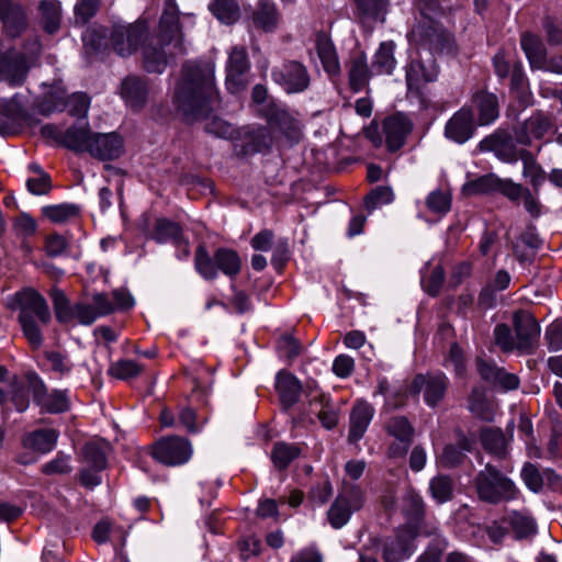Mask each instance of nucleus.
<instances>
[{
    "label": "nucleus",
    "instance_id": "nucleus-9",
    "mask_svg": "<svg viewBox=\"0 0 562 562\" xmlns=\"http://www.w3.org/2000/svg\"><path fill=\"white\" fill-rule=\"evenodd\" d=\"M147 34L148 26L145 21H137L132 24H115L110 34V43L117 55L130 56L145 41Z\"/></svg>",
    "mask_w": 562,
    "mask_h": 562
},
{
    "label": "nucleus",
    "instance_id": "nucleus-57",
    "mask_svg": "<svg viewBox=\"0 0 562 562\" xmlns=\"http://www.w3.org/2000/svg\"><path fill=\"white\" fill-rule=\"evenodd\" d=\"M394 200V193L390 187H376L364 198V206L369 213L390 204Z\"/></svg>",
    "mask_w": 562,
    "mask_h": 562
},
{
    "label": "nucleus",
    "instance_id": "nucleus-52",
    "mask_svg": "<svg viewBox=\"0 0 562 562\" xmlns=\"http://www.w3.org/2000/svg\"><path fill=\"white\" fill-rule=\"evenodd\" d=\"M209 8L225 24H233L239 16V8L234 0H213Z\"/></svg>",
    "mask_w": 562,
    "mask_h": 562
},
{
    "label": "nucleus",
    "instance_id": "nucleus-3",
    "mask_svg": "<svg viewBox=\"0 0 562 562\" xmlns=\"http://www.w3.org/2000/svg\"><path fill=\"white\" fill-rule=\"evenodd\" d=\"M473 483L479 499L491 505L515 501L520 494L514 481L491 463L477 472Z\"/></svg>",
    "mask_w": 562,
    "mask_h": 562
},
{
    "label": "nucleus",
    "instance_id": "nucleus-8",
    "mask_svg": "<svg viewBox=\"0 0 562 562\" xmlns=\"http://www.w3.org/2000/svg\"><path fill=\"white\" fill-rule=\"evenodd\" d=\"M271 78L288 94L305 92L312 81L307 67L297 60H284L281 66L273 67Z\"/></svg>",
    "mask_w": 562,
    "mask_h": 562
},
{
    "label": "nucleus",
    "instance_id": "nucleus-1",
    "mask_svg": "<svg viewBox=\"0 0 562 562\" xmlns=\"http://www.w3.org/2000/svg\"><path fill=\"white\" fill-rule=\"evenodd\" d=\"M173 102L188 122L206 119L211 112L220 109L213 67L194 61L186 63L175 89Z\"/></svg>",
    "mask_w": 562,
    "mask_h": 562
},
{
    "label": "nucleus",
    "instance_id": "nucleus-33",
    "mask_svg": "<svg viewBox=\"0 0 562 562\" xmlns=\"http://www.w3.org/2000/svg\"><path fill=\"white\" fill-rule=\"evenodd\" d=\"M472 104L474 110L477 112V121L480 125H488L499 115L498 100L494 93L479 91L473 95Z\"/></svg>",
    "mask_w": 562,
    "mask_h": 562
},
{
    "label": "nucleus",
    "instance_id": "nucleus-55",
    "mask_svg": "<svg viewBox=\"0 0 562 562\" xmlns=\"http://www.w3.org/2000/svg\"><path fill=\"white\" fill-rule=\"evenodd\" d=\"M12 231L20 239H29L37 232V222L26 212H21L12 220Z\"/></svg>",
    "mask_w": 562,
    "mask_h": 562
},
{
    "label": "nucleus",
    "instance_id": "nucleus-14",
    "mask_svg": "<svg viewBox=\"0 0 562 562\" xmlns=\"http://www.w3.org/2000/svg\"><path fill=\"white\" fill-rule=\"evenodd\" d=\"M250 69L247 50L244 46H234L226 63V88L232 93L244 90L248 83Z\"/></svg>",
    "mask_w": 562,
    "mask_h": 562
},
{
    "label": "nucleus",
    "instance_id": "nucleus-17",
    "mask_svg": "<svg viewBox=\"0 0 562 562\" xmlns=\"http://www.w3.org/2000/svg\"><path fill=\"white\" fill-rule=\"evenodd\" d=\"M412 130V121L403 113L398 112L385 117L382 122V131L389 151L394 153L401 149Z\"/></svg>",
    "mask_w": 562,
    "mask_h": 562
},
{
    "label": "nucleus",
    "instance_id": "nucleus-34",
    "mask_svg": "<svg viewBox=\"0 0 562 562\" xmlns=\"http://www.w3.org/2000/svg\"><path fill=\"white\" fill-rule=\"evenodd\" d=\"M146 235L158 244L172 243L173 245H180L183 233L178 223L160 217L155 221L153 229L148 231Z\"/></svg>",
    "mask_w": 562,
    "mask_h": 562
},
{
    "label": "nucleus",
    "instance_id": "nucleus-27",
    "mask_svg": "<svg viewBox=\"0 0 562 562\" xmlns=\"http://www.w3.org/2000/svg\"><path fill=\"white\" fill-rule=\"evenodd\" d=\"M121 97L134 111L143 109L148 98L146 80L138 76L126 77L121 83Z\"/></svg>",
    "mask_w": 562,
    "mask_h": 562
},
{
    "label": "nucleus",
    "instance_id": "nucleus-47",
    "mask_svg": "<svg viewBox=\"0 0 562 562\" xmlns=\"http://www.w3.org/2000/svg\"><path fill=\"white\" fill-rule=\"evenodd\" d=\"M402 513L406 522L417 521L425 516L426 504L419 493L412 488L406 491L403 496Z\"/></svg>",
    "mask_w": 562,
    "mask_h": 562
},
{
    "label": "nucleus",
    "instance_id": "nucleus-44",
    "mask_svg": "<svg viewBox=\"0 0 562 562\" xmlns=\"http://www.w3.org/2000/svg\"><path fill=\"white\" fill-rule=\"evenodd\" d=\"M395 45L393 42H382L379 49L373 56L372 69L378 75H391L395 68L396 60L394 58Z\"/></svg>",
    "mask_w": 562,
    "mask_h": 562
},
{
    "label": "nucleus",
    "instance_id": "nucleus-59",
    "mask_svg": "<svg viewBox=\"0 0 562 562\" xmlns=\"http://www.w3.org/2000/svg\"><path fill=\"white\" fill-rule=\"evenodd\" d=\"M249 146L252 151L259 153L269 149L274 143V135L271 127L259 126L250 135Z\"/></svg>",
    "mask_w": 562,
    "mask_h": 562
},
{
    "label": "nucleus",
    "instance_id": "nucleus-51",
    "mask_svg": "<svg viewBox=\"0 0 562 562\" xmlns=\"http://www.w3.org/2000/svg\"><path fill=\"white\" fill-rule=\"evenodd\" d=\"M50 297L56 319L59 323L67 324L75 319V305H70L69 300L60 289H53Z\"/></svg>",
    "mask_w": 562,
    "mask_h": 562
},
{
    "label": "nucleus",
    "instance_id": "nucleus-56",
    "mask_svg": "<svg viewBox=\"0 0 562 562\" xmlns=\"http://www.w3.org/2000/svg\"><path fill=\"white\" fill-rule=\"evenodd\" d=\"M40 113L49 115L54 112H60L66 109L65 93L60 89H56L44 94L37 104Z\"/></svg>",
    "mask_w": 562,
    "mask_h": 562
},
{
    "label": "nucleus",
    "instance_id": "nucleus-25",
    "mask_svg": "<svg viewBox=\"0 0 562 562\" xmlns=\"http://www.w3.org/2000/svg\"><path fill=\"white\" fill-rule=\"evenodd\" d=\"M280 12L272 0H258L252 12V26L266 33L274 32L280 23Z\"/></svg>",
    "mask_w": 562,
    "mask_h": 562
},
{
    "label": "nucleus",
    "instance_id": "nucleus-63",
    "mask_svg": "<svg viewBox=\"0 0 562 562\" xmlns=\"http://www.w3.org/2000/svg\"><path fill=\"white\" fill-rule=\"evenodd\" d=\"M44 356L49 362L50 369L60 376L68 375L74 369V363L68 355L52 350L45 351Z\"/></svg>",
    "mask_w": 562,
    "mask_h": 562
},
{
    "label": "nucleus",
    "instance_id": "nucleus-12",
    "mask_svg": "<svg viewBox=\"0 0 562 562\" xmlns=\"http://www.w3.org/2000/svg\"><path fill=\"white\" fill-rule=\"evenodd\" d=\"M414 41L431 53H441L451 47L450 34L438 23L427 20L419 23L412 31Z\"/></svg>",
    "mask_w": 562,
    "mask_h": 562
},
{
    "label": "nucleus",
    "instance_id": "nucleus-19",
    "mask_svg": "<svg viewBox=\"0 0 562 562\" xmlns=\"http://www.w3.org/2000/svg\"><path fill=\"white\" fill-rule=\"evenodd\" d=\"M27 71L29 66L24 54L13 49L0 53V81L20 86L25 80Z\"/></svg>",
    "mask_w": 562,
    "mask_h": 562
},
{
    "label": "nucleus",
    "instance_id": "nucleus-20",
    "mask_svg": "<svg viewBox=\"0 0 562 562\" xmlns=\"http://www.w3.org/2000/svg\"><path fill=\"white\" fill-rule=\"evenodd\" d=\"M156 36H158L157 43L168 41V45H172V48L177 49L178 53L182 54L184 52L179 25V12L171 2L166 3L159 21V33Z\"/></svg>",
    "mask_w": 562,
    "mask_h": 562
},
{
    "label": "nucleus",
    "instance_id": "nucleus-18",
    "mask_svg": "<svg viewBox=\"0 0 562 562\" xmlns=\"http://www.w3.org/2000/svg\"><path fill=\"white\" fill-rule=\"evenodd\" d=\"M0 21L3 33L11 38L20 37L29 25L24 8L12 0H0Z\"/></svg>",
    "mask_w": 562,
    "mask_h": 562
},
{
    "label": "nucleus",
    "instance_id": "nucleus-37",
    "mask_svg": "<svg viewBox=\"0 0 562 562\" xmlns=\"http://www.w3.org/2000/svg\"><path fill=\"white\" fill-rule=\"evenodd\" d=\"M520 45L529 60L530 67L543 69L547 58L546 47L541 40L531 33H524L520 38Z\"/></svg>",
    "mask_w": 562,
    "mask_h": 562
},
{
    "label": "nucleus",
    "instance_id": "nucleus-54",
    "mask_svg": "<svg viewBox=\"0 0 562 562\" xmlns=\"http://www.w3.org/2000/svg\"><path fill=\"white\" fill-rule=\"evenodd\" d=\"M425 204L429 212L445 215L451 209V194L442 189L434 190L427 195Z\"/></svg>",
    "mask_w": 562,
    "mask_h": 562
},
{
    "label": "nucleus",
    "instance_id": "nucleus-13",
    "mask_svg": "<svg viewBox=\"0 0 562 562\" xmlns=\"http://www.w3.org/2000/svg\"><path fill=\"white\" fill-rule=\"evenodd\" d=\"M480 151H492L503 162L516 164L521 158V149H518L513 136L505 130H496L479 143Z\"/></svg>",
    "mask_w": 562,
    "mask_h": 562
},
{
    "label": "nucleus",
    "instance_id": "nucleus-49",
    "mask_svg": "<svg viewBox=\"0 0 562 562\" xmlns=\"http://www.w3.org/2000/svg\"><path fill=\"white\" fill-rule=\"evenodd\" d=\"M387 435L396 440L413 442L414 427L405 416H394L385 422L384 426Z\"/></svg>",
    "mask_w": 562,
    "mask_h": 562
},
{
    "label": "nucleus",
    "instance_id": "nucleus-6",
    "mask_svg": "<svg viewBox=\"0 0 562 562\" xmlns=\"http://www.w3.org/2000/svg\"><path fill=\"white\" fill-rule=\"evenodd\" d=\"M150 456L165 467H181L192 458L193 446L188 438L177 435L165 436L153 443Z\"/></svg>",
    "mask_w": 562,
    "mask_h": 562
},
{
    "label": "nucleus",
    "instance_id": "nucleus-48",
    "mask_svg": "<svg viewBox=\"0 0 562 562\" xmlns=\"http://www.w3.org/2000/svg\"><path fill=\"white\" fill-rule=\"evenodd\" d=\"M401 528L413 544L417 537L435 536L439 530L438 522L435 519H426L425 516L417 521L405 522Z\"/></svg>",
    "mask_w": 562,
    "mask_h": 562
},
{
    "label": "nucleus",
    "instance_id": "nucleus-11",
    "mask_svg": "<svg viewBox=\"0 0 562 562\" xmlns=\"http://www.w3.org/2000/svg\"><path fill=\"white\" fill-rule=\"evenodd\" d=\"M513 326L518 352L532 353L540 337V326L533 315L525 310L516 311L513 315Z\"/></svg>",
    "mask_w": 562,
    "mask_h": 562
},
{
    "label": "nucleus",
    "instance_id": "nucleus-43",
    "mask_svg": "<svg viewBox=\"0 0 562 562\" xmlns=\"http://www.w3.org/2000/svg\"><path fill=\"white\" fill-rule=\"evenodd\" d=\"M41 24L48 34L56 33L60 27L61 7L57 0H42L38 5Z\"/></svg>",
    "mask_w": 562,
    "mask_h": 562
},
{
    "label": "nucleus",
    "instance_id": "nucleus-26",
    "mask_svg": "<svg viewBox=\"0 0 562 562\" xmlns=\"http://www.w3.org/2000/svg\"><path fill=\"white\" fill-rule=\"evenodd\" d=\"M349 87L352 92H360L364 89L371 78L367 56L363 52H355L346 63Z\"/></svg>",
    "mask_w": 562,
    "mask_h": 562
},
{
    "label": "nucleus",
    "instance_id": "nucleus-7",
    "mask_svg": "<svg viewBox=\"0 0 562 562\" xmlns=\"http://www.w3.org/2000/svg\"><path fill=\"white\" fill-rule=\"evenodd\" d=\"M364 499V492L359 485L345 482L327 512L330 526L335 529L344 527L350 520L352 513L363 507Z\"/></svg>",
    "mask_w": 562,
    "mask_h": 562
},
{
    "label": "nucleus",
    "instance_id": "nucleus-39",
    "mask_svg": "<svg viewBox=\"0 0 562 562\" xmlns=\"http://www.w3.org/2000/svg\"><path fill=\"white\" fill-rule=\"evenodd\" d=\"M307 396L311 397L310 405L313 412L314 407H319L316 415L322 425L327 429L334 428L338 423V414L331 405L328 396L323 393L313 394L312 390Z\"/></svg>",
    "mask_w": 562,
    "mask_h": 562
},
{
    "label": "nucleus",
    "instance_id": "nucleus-62",
    "mask_svg": "<svg viewBox=\"0 0 562 562\" xmlns=\"http://www.w3.org/2000/svg\"><path fill=\"white\" fill-rule=\"evenodd\" d=\"M66 108L71 116L85 117L90 108V98L85 92H76L65 98Z\"/></svg>",
    "mask_w": 562,
    "mask_h": 562
},
{
    "label": "nucleus",
    "instance_id": "nucleus-16",
    "mask_svg": "<svg viewBox=\"0 0 562 562\" xmlns=\"http://www.w3.org/2000/svg\"><path fill=\"white\" fill-rule=\"evenodd\" d=\"M551 115L541 111L533 112L529 119L515 128V139L524 146L531 145L532 140L543 138L553 130Z\"/></svg>",
    "mask_w": 562,
    "mask_h": 562
},
{
    "label": "nucleus",
    "instance_id": "nucleus-10",
    "mask_svg": "<svg viewBox=\"0 0 562 562\" xmlns=\"http://www.w3.org/2000/svg\"><path fill=\"white\" fill-rule=\"evenodd\" d=\"M449 386V379L442 372L417 374L409 384V393L424 394L425 403L436 407L445 397Z\"/></svg>",
    "mask_w": 562,
    "mask_h": 562
},
{
    "label": "nucleus",
    "instance_id": "nucleus-2",
    "mask_svg": "<svg viewBox=\"0 0 562 562\" xmlns=\"http://www.w3.org/2000/svg\"><path fill=\"white\" fill-rule=\"evenodd\" d=\"M10 307L19 311L18 321L31 348L40 349L44 342L42 326L52 321L45 297L34 289H23L14 294Z\"/></svg>",
    "mask_w": 562,
    "mask_h": 562
},
{
    "label": "nucleus",
    "instance_id": "nucleus-60",
    "mask_svg": "<svg viewBox=\"0 0 562 562\" xmlns=\"http://www.w3.org/2000/svg\"><path fill=\"white\" fill-rule=\"evenodd\" d=\"M143 371V367L130 359L119 360L111 364L109 373L120 380H127L137 376Z\"/></svg>",
    "mask_w": 562,
    "mask_h": 562
},
{
    "label": "nucleus",
    "instance_id": "nucleus-40",
    "mask_svg": "<svg viewBox=\"0 0 562 562\" xmlns=\"http://www.w3.org/2000/svg\"><path fill=\"white\" fill-rule=\"evenodd\" d=\"M522 176L529 179L535 194H538L540 187L548 179L543 168L537 162L531 151L521 149Z\"/></svg>",
    "mask_w": 562,
    "mask_h": 562
},
{
    "label": "nucleus",
    "instance_id": "nucleus-31",
    "mask_svg": "<svg viewBox=\"0 0 562 562\" xmlns=\"http://www.w3.org/2000/svg\"><path fill=\"white\" fill-rule=\"evenodd\" d=\"M276 390L282 407L289 409L300 400L302 385L292 373L280 371L276 378Z\"/></svg>",
    "mask_w": 562,
    "mask_h": 562
},
{
    "label": "nucleus",
    "instance_id": "nucleus-64",
    "mask_svg": "<svg viewBox=\"0 0 562 562\" xmlns=\"http://www.w3.org/2000/svg\"><path fill=\"white\" fill-rule=\"evenodd\" d=\"M68 246L67 238L58 233L48 234L44 239V251L52 258L61 256Z\"/></svg>",
    "mask_w": 562,
    "mask_h": 562
},
{
    "label": "nucleus",
    "instance_id": "nucleus-28",
    "mask_svg": "<svg viewBox=\"0 0 562 562\" xmlns=\"http://www.w3.org/2000/svg\"><path fill=\"white\" fill-rule=\"evenodd\" d=\"M59 432L54 428L35 429L22 437V446L33 452L46 454L55 448Z\"/></svg>",
    "mask_w": 562,
    "mask_h": 562
},
{
    "label": "nucleus",
    "instance_id": "nucleus-38",
    "mask_svg": "<svg viewBox=\"0 0 562 562\" xmlns=\"http://www.w3.org/2000/svg\"><path fill=\"white\" fill-rule=\"evenodd\" d=\"M504 520L509 525L515 538L518 540L532 537L537 533V522L535 518L526 512L514 510L509 513Z\"/></svg>",
    "mask_w": 562,
    "mask_h": 562
},
{
    "label": "nucleus",
    "instance_id": "nucleus-24",
    "mask_svg": "<svg viewBox=\"0 0 562 562\" xmlns=\"http://www.w3.org/2000/svg\"><path fill=\"white\" fill-rule=\"evenodd\" d=\"M123 149L122 138L115 133H93L87 153L101 160L117 158Z\"/></svg>",
    "mask_w": 562,
    "mask_h": 562
},
{
    "label": "nucleus",
    "instance_id": "nucleus-15",
    "mask_svg": "<svg viewBox=\"0 0 562 562\" xmlns=\"http://www.w3.org/2000/svg\"><path fill=\"white\" fill-rule=\"evenodd\" d=\"M31 391L34 401L47 413H64L70 407L67 390H53L48 392L45 383L38 378L32 381Z\"/></svg>",
    "mask_w": 562,
    "mask_h": 562
},
{
    "label": "nucleus",
    "instance_id": "nucleus-42",
    "mask_svg": "<svg viewBox=\"0 0 562 562\" xmlns=\"http://www.w3.org/2000/svg\"><path fill=\"white\" fill-rule=\"evenodd\" d=\"M316 50L328 76H338L340 64L334 44L326 36H318L316 40Z\"/></svg>",
    "mask_w": 562,
    "mask_h": 562
},
{
    "label": "nucleus",
    "instance_id": "nucleus-36",
    "mask_svg": "<svg viewBox=\"0 0 562 562\" xmlns=\"http://www.w3.org/2000/svg\"><path fill=\"white\" fill-rule=\"evenodd\" d=\"M302 443H289L278 441L271 450V461L276 469L282 471L288 469L292 461L300 458L303 453Z\"/></svg>",
    "mask_w": 562,
    "mask_h": 562
},
{
    "label": "nucleus",
    "instance_id": "nucleus-5",
    "mask_svg": "<svg viewBox=\"0 0 562 562\" xmlns=\"http://www.w3.org/2000/svg\"><path fill=\"white\" fill-rule=\"evenodd\" d=\"M260 115L267 121L273 133H279L286 144H297L303 135L301 121L281 103L271 100L261 110Z\"/></svg>",
    "mask_w": 562,
    "mask_h": 562
},
{
    "label": "nucleus",
    "instance_id": "nucleus-23",
    "mask_svg": "<svg viewBox=\"0 0 562 562\" xmlns=\"http://www.w3.org/2000/svg\"><path fill=\"white\" fill-rule=\"evenodd\" d=\"M374 415V407L364 400L356 401L349 416V442H358L366 434Z\"/></svg>",
    "mask_w": 562,
    "mask_h": 562
},
{
    "label": "nucleus",
    "instance_id": "nucleus-41",
    "mask_svg": "<svg viewBox=\"0 0 562 562\" xmlns=\"http://www.w3.org/2000/svg\"><path fill=\"white\" fill-rule=\"evenodd\" d=\"M93 132L88 125L70 126L61 137V145L77 153L87 151L92 139Z\"/></svg>",
    "mask_w": 562,
    "mask_h": 562
},
{
    "label": "nucleus",
    "instance_id": "nucleus-58",
    "mask_svg": "<svg viewBox=\"0 0 562 562\" xmlns=\"http://www.w3.org/2000/svg\"><path fill=\"white\" fill-rule=\"evenodd\" d=\"M469 409L477 418L483 420L492 419V411L486 400L485 394L479 390L473 389L469 396Z\"/></svg>",
    "mask_w": 562,
    "mask_h": 562
},
{
    "label": "nucleus",
    "instance_id": "nucleus-4",
    "mask_svg": "<svg viewBox=\"0 0 562 562\" xmlns=\"http://www.w3.org/2000/svg\"><path fill=\"white\" fill-rule=\"evenodd\" d=\"M194 269L206 281L215 280L221 271L229 279H235L241 271V259L236 250L217 248L211 256L204 244L194 252Z\"/></svg>",
    "mask_w": 562,
    "mask_h": 562
},
{
    "label": "nucleus",
    "instance_id": "nucleus-35",
    "mask_svg": "<svg viewBox=\"0 0 562 562\" xmlns=\"http://www.w3.org/2000/svg\"><path fill=\"white\" fill-rule=\"evenodd\" d=\"M111 446L103 439L91 440L82 448L83 462L86 465L103 471L108 465V453Z\"/></svg>",
    "mask_w": 562,
    "mask_h": 562
},
{
    "label": "nucleus",
    "instance_id": "nucleus-45",
    "mask_svg": "<svg viewBox=\"0 0 562 562\" xmlns=\"http://www.w3.org/2000/svg\"><path fill=\"white\" fill-rule=\"evenodd\" d=\"M483 448L491 454L503 459L506 457V438L501 429L485 428L480 434Z\"/></svg>",
    "mask_w": 562,
    "mask_h": 562
},
{
    "label": "nucleus",
    "instance_id": "nucleus-30",
    "mask_svg": "<svg viewBox=\"0 0 562 562\" xmlns=\"http://www.w3.org/2000/svg\"><path fill=\"white\" fill-rule=\"evenodd\" d=\"M404 531L400 527L394 538H387L382 548V559L384 562H403L412 555L414 544L403 535Z\"/></svg>",
    "mask_w": 562,
    "mask_h": 562
},
{
    "label": "nucleus",
    "instance_id": "nucleus-61",
    "mask_svg": "<svg viewBox=\"0 0 562 562\" xmlns=\"http://www.w3.org/2000/svg\"><path fill=\"white\" fill-rule=\"evenodd\" d=\"M494 342L503 352L518 351V346L510 327L507 324H497L493 330Z\"/></svg>",
    "mask_w": 562,
    "mask_h": 562
},
{
    "label": "nucleus",
    "instance_id": "nucleus-53",
    "mask_svg": "<svg viewBox=\"0 0 562 562\" xmlns=\"http://www.w3.org/2000/svg\"><path fill=\"white\" fill-rule=\"evenodd\" d=\"M43 215L50 222L61 224L79 214V207L75 204L47 205L42 209Z\"/></svg>",
    "mask_w": 562,
    "mask_h": 562
},
{
    "label": "nucleus",
    "instance_id": "nucleus-32",
    "mask_svg": "<svg viewBox=\"0 0 562 562\" xmlns=\"http://www.w3.org/2000/svg\"><path fill=\"white\" fill-rule=\"evenodd\" d=\"M473 449V441L461 435L458 442L448 443L445 446L441 454L438 457L437 462L440 467L446 469H453L460 465L465 459V452H471Z\"/></svg>",
    "mask_w": 562,
    "mask_h": 562
},
{
    "label": "nucleus",
    "instance_id": "nucleus-50",
    "mask_svg": "<svg viewBox=\"0 0 562 562\" xmlns=\"http://www.w3.org/2000/svg\"><path fill=\"white\" fill-rule=\"evenodd\" d=\"M429 492L437 504L452 499L453 481L449 475L438 474L429 481Z\"/></svg>",
    "mask_w": 562,
    "mask_h": 562
},
{
    "label": "nucleus",
    "instance_id": "nucleus-46",
    "mask_svg": "<svg viewBox=\"0 0 562 562\" xmlns=\"http://www.w3.org/2000/svg\"><path fill=\"white\" fill-rule=\"evenodd\" d=\"M527 78L520 61H514L510 74V91L522 106L531 104V94L528 91Z\"/></svg>",
    "mask_w": 562,
    "mask_h": 562
},
{
    "label": "nucleus",
    "instance_id": "nucleus-29",
    "mask_svg": "<svg viewBox=\"0 0 562 562\" xmlns=\"http://www.w3.org/2000/svg\"><path fill=\"white\" fill-rule=\"evenodd\" d=\"M438 70L435 66L427 69L419 60H412L406 66V86L407 91L416 97L422 94V87L424 83L434 82L437 80Z\"/></svg>",
    "mask_w": 562,
    "mask_h": 562
},
{
    "label": "nucleus",
    "instance_id": "nucleus-22",
    "mask_svg": "<svg viewBox=\"0 0 562 562\" xmlns=\"http://www.w3.org/2000/svg\"><path fill=\"white\" fill-rule=\"evenodd\" d=\"M475 132L473 112L470 108H461L446 123L445 135L447 138L464 144Z\"/></svg>",
    "mask_w": 562,
    "mask_h": 562
},
{
    "label": "nucleus",
    "instance_id": "nucleus-21",
    "mask_svg": "<svg viewBox=\"0 0 562 562\" xmlns=\"http://www.w3.org/2000/svg\"><path fill=\"white\" fill-rule=\"evenodd\" d=\"M158 36H151L145 38L143 46V64L144 68L148 72H162L168 65V56L173 55L177 49L167 52L166 47H172L168 45V41H161L157 43Z\"/></svg>",
    "mask_w": 562,
    "mask_h": 562
}]
</instances>
